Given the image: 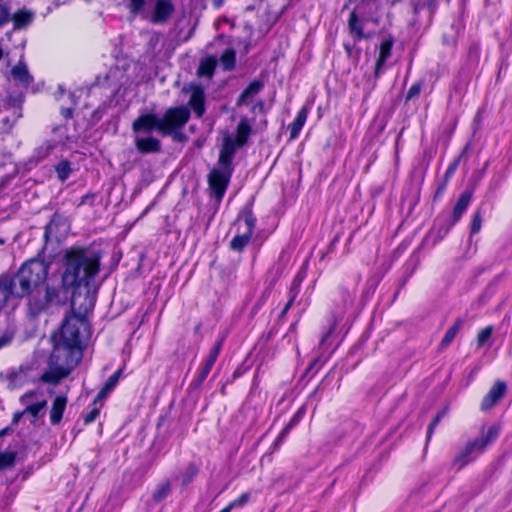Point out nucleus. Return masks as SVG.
<instances>
[{
	"instance_id": "nucleus-16",
	"label": "nucleus",
	"mask_w": 512,
	"mask_h": 512,
	"mask_svg": "<svg viewBox=\"0 0 512 512\" xmlns=\"http://www.w3.org/2000/svg\"><path fill=\"white\" fill-rule=\"evenodd\" d=\"M507 384L502 380H497L483 397L480 408L483 412L492 409L505 396Z\"/></svg>"
},
{
	"instance_id": "nucleus-63",
	"label": "nucleus",
	"mask_w": 512,
	"mask_h": 512,
	"mask_svg": "<svg viewBox=\"0 0 512 512\" xmlns=\"http://www.w3.org/2000/svg\"><path fill=\"white\" fill-rule=\"evenodd\" d=\"M292 429L293 428H291L289 425L286 424V426L278 434V437L281 438L283 441H285Z\"/></svg>"
},
{
	"instance_id": "nucleus-19",
	"label": "nucleus",
	"mask_w": 512,
	"mask_h": 512,
	"mask_svg": "<svg viewBox=\"0 0 512 512\" xmlns=\"http://www.w3.org/2000/svg\"><path fill=\"white\" fill-rule=\"evenodd\" d=\"M175 11L171 0H156L154 11L150 21L153 24L166 23Z\"/></svg>"
},
{
	"instance_id": "nucleus-15",
	"label": "nucleus",
	"mask_w": 512,
	"mask_h": 512,
	"mask_svg": "<svg viewBox=\"0 0 512 512\" xmlns=\"http://www.w3.org/2000/svg\"><path fill=\"white\" fill-rule=\"evenodd\" d=\"M395 44V38L391 34H386L380 43L379 46V55L375 63L374 69V77L378 79L385 69V64L387 60L392 55V48Z\"/></svg>"
},
{
	"instance_id": "nucleus-43",
	"label": "nucleus",
	"mask_w": 512,
	"mask_h": 512,
	"mask_svg": "<svg viewBox=\"0 0 512 512\" xmlns=\"http://www.w3.org/2000/svg\"><path fill=\"white\" fill-rule=\"evenodd\" d=\"M424 84L425 81L423 79H420L413 83L409 88L407 94L405 95V102L407 103L417 99L420 96Z\"/></svg>"
},
{
	"instance_id": "nucleus-1",
	"label": "nucleus",
	"mask_w": 512,
	"mask_h": 512,
	"mask_svg": "<svg viewBox=\"0 0 512 512\" xmlns=\"http://www.w3.org/2000/svg\"><path fill=\"white\" fill-rule=\"evenodd\" d=\"M49 264L39 258L26 260L14 274L0 275V305L10 298H27V312L35 318L54 307L66 305L65 291L48 283Z\"/></svg>"
},
{
	"instance_id": "nucleus-48",
	"label": "nucleus",
	"mask_w": 512,
	"mask_h": 512,
	"mask_svg": "<svg viewBox=\"0 0 512 512\" xmlns=\"http://www.w3.org/2000/svg\"><path fill=\"white\" fill-rule=\"evenodd\" d=\"M122 372L123 368H119L106 380L104 383L105 390H109L110 392L114 390L119 382Z\"/></svg>"
},
{
	"instance_id": "nucleus-38",
	"label": "nucleus",
	"mask_w": 512,
	"mask_h": 512,
	"mask_svg": "<svg viewBox=\"0 0 512 512\" xmlns=\"http://www.w3.org/2000/svg\"><path fill=\"white\" fill-rule=\"evenodd\" d=\"M72 171L71 162L67 159H63L55 165L57 178L62 182L66 181L70 177Z\"/></svg>"
},
{
	"instance_id": "nucleus-24",
	"label": "nucleus",
	"mask_w": 512,
	"mask_h": 512,
	"mask_svg": "<svg viewBox=\"0 0 512 512\" xmlns=\"http://www.w3.org/2000/svg\"><path fill=\"white\" fill-rule=\"evenodd\" d=\"M377 8V0H361L353 9L351 14L361 17L367 22L374 21V10Z\"/></svg>"
},
{
	"instance_id": "nucleus-55",
	"label": "nucleus",
	"mask_w": 512,
	"mask_h": 512,
	"mask_svg": "<svg viewBox=\"0 0 512 512\" xmlns=\"http://www.w3.org/2000/svg\"><path fill=\"white\" fill-rule=\"evenodd\" d=\"M306 413V407L301 406L291 417L287 425H289L291 428H294L299 424V422L303 419L304 415Z\"/></svg>"
},
{
	"instance_id": "nucleus-17",
	"label": "nucleus",
	"mask_w": 512,
	"mask_h": 512,
	"mask_svg": "<svg viewBox=\"0 0 512 512\" xmlns=\"http://www.w3.org/2000/svg\"><path fill=\"white\" fill-rule=\"evenodd\" d=\"M239 146L237 142L231 136H226L223 140L222 147L219 153L218 167L234 171L233 159L236 153V149Z\"/></svg>"
},
{
	"instance_id": "nucleus-42",
	"label": "nucleus",
	"mask_w": 512,
	"mask_h": 512,
	"mask_svg": "<svg viewBox=\"0 0 512 512\" xmlns=\"http://www.w3.org/2000/svg\"><path fill=\"white\" fill-rule=\"evenodd\" d=\"M54 144L50 142H45L44 144L37 147L33 154V159L37 162L44 160L46 157L50 155V153L54 149Z\"/></svg>"
},
{
	"instance_id": "nucleus-28",
	"label": "nucleus",
	"mask_w": 512,
	"mask_h": 512,
	"mask_svg": "<svg viewBox=\"0 0 512 512\" xmlns=\"http://www.w3.org/2000/svg\"><path fill=\"white\" fill-rule=\"evenodd\" d=\"M264 88V82L259 79H255L249 83V85L242 91L237 99V106L246 104L247 100L254 97Z\"/></svg>"
},
{
	"instance_id": "nucleus-23",
	"label": "nucleus",
	"mask_w": 512,
	"mask_h": 512,
	"mask_svg": "<svg viewBox=\"0 0 512 512\" xmlns=\"http://www.w3.org/2000/svg\"><path fill=\"white\" fill-rule=\"evenodd\" d=\"M339 303H336V313L343 314L350 308L356 298V289H348L344 285L338 287Z\"/></svg>"
},
{
	"instance_id": "nucleus-27",
	"label": "nucleus",
	"mask_w": 512,
	"mask_h": 512,
	"mask_svg": "<svg viewBox=\"0 0 512 512\" xmlns=\"http://www.w3.org/2000/svg\"><path fill=\"white\" fill-rule=\"evenodd\" d=\"M66 406V396L58 395L55 397L50 410V421L53 425H57L61 422Z\"/></svg>"
},
{
	"instance_id": "nucleus-18",
	"label": "nucleus",
	"mask_w": 512,
	"mask_h": 512,
	"mask_svg": "<svg viewBox=\"0 0 512 512\" xmlns=\"http://www.w3.org/2000/svg\"><path fill=\"white\" fill-rule=\"evenodd\" d=\"M468 148H469V145L467 144L464 147L462 153L449 164L447 170L445 171V174H444L442 180L437 185V189H436V191L434 193V196H433V201L434 202H437V201H439L442 198L444 192L446 191V188L448 186V183H449L450 179L455 174V172H456V170H457V168H458V166L460 164L461 158L467 152Z\"/></svg>"
},
{
	"instance_id": "nucleus-9",
	"label": "nucleus",
	"mask_w": 512,
	"mask_h": 512,
	"mask_svg": "<svg viewBox=\"0 0 512 512\" xmlns=\"http://www.w3.org/2000/svg\"><path fill=\"white\" fill-rule=\"evenodd\" d=\"M184 92H190V98L187 107L193 110L197 118H202L206 112L205 89L200 84H190L184 87Z\"/></svg>"
},
{
	"instance_id": "nucleus-49",
	"label": "nucleus",
	"mask_w": 512,
	"mask_h": 512,
	"mask_svg": "<svg viewBox=\"0 0 512 512\" xmlns=\"http://www.w3.org/2000/svg\"><path fill=\"white\" fill-rule=\"evenodd\" d=\"M250 497H251V493L245 492V493L241 494L238 498H236L235 500L230 502L227 506L229 507V509L231 511L235 508H242L249 502Z\"/></svg>"
},
{
	"instance_id": "nucleus-14",
	"label": "nucleus",
	"mask_w": 512,
	"mask_h": 512,
	"mask_svg": "<svg viewBox=\"0 0 512 512\" xmlns=\"http://www.w3.org/2000/svg\"><path fill=\"white\" fill-rule=\"evenodd\" d=\"M472 71L466 67H461L455 75L449 92V98H457L461 100L467 91L471 81Z\"/></svg>"
},
{
	"instance_id": "nucleus-20",
	"label": "nucleus",
	"mask_w": 512,
	"mask_h": 512,
	"mask_svg": "<svg viewBox=\"0 0 512 512\" xmlns=\"http://www.w3.org/2000/svg\"><path fill=\"white\" fill-rule=\"evenodd\" d=\"M134 144H135L136 150L140 154H144V155L159 153L162 150L161 141L158 138L153 137L151 135H148L145 137L135 135Z\"/></svg>"
},
{
	"instance_id": "nucleus-26",
	"label": "nucleus",
	"mask_w": 512,
	"mask_h": 512,
	"mask_svg": "<svg viewBox=\"0 0 512 512\" xmlns=\"http://www.w3.org/2000/svg\"><path fill=\"white\" fill-rule=\"evenodd\" d=\"M478 451V446L475 441L468 442L465 447L459 451V453L455 456L453 460V465L457 466V469H462L464 466H466L468 463H470L473 460V457L471 456L474 451Z\"/></svg>"
},
{
	"instance_id": "nucleus-62",
	"label": "nucleus",
	"mask_w": 512,
	"mask_h": 512,
	"mask_svg": "<svg viewBox=\"0 0 512 512\" xmlns=\"http://www.w3.org/2000/svg\"><path fill=\"white\" fill-rule=\"evenodd\" d=\"M411 1L413 4V13L414 14H418L426 6V3H421L416 0H411Z\"/></svg>"
},
{
	"instance_id": "nucleus-3",
	"label": "nucleus",
	"mask_w": 512,
	"mask_h": 512,
	"mask_svg": "<svg viewBox=\"0 0 512 512\" xmlns=\"http://www.w3.org/2000/svg\"><path fill=\"white\" fill-rule=\"evenodd\" d=\"M84 326V318L72 312L66 315L62 321L59 338L55 341L52 350V359L57 362V359L62 356H73L81 360V336L80 328Z\"/></svg>"
},
{
	"instance_id": "nucleus-57",
	"label": "nucleus",
	"mask_w": 512,
	"mask_h": 512,
	"mask_svg": "<svg viewBox=\"0 0 512 512\" xmlns=\"http://www.w3.org/2000/svg\"><path fill=\"white\" fill-rule=\"evenodd\" d=\"M145 5V0H129V9L133 14H138Z\"/></svg>"
},
{
	"instance_id": "nucleus-44",
	"label": "nucleus",
	"mask_w": 512,
	"mask_h": 512,
	"mask_svg": "<svg viewBox=\"0 0 512 512\" xmlns=\"http://www.w3.org/2000/svg\"><path fill=\"white\" fill-rule=\"evenodd\" d=\"M16 460V452L4 451L0 452V470L12 467Z\"/></svg>"
},
{
	"instance_id": "nucleus-46",
	"label": "nucleus",
	"mask_w": 512,
	"mask_h": 512,
	"mask_svg": "<svg viewBox=\"0 0 512 512\" xmlns=\"http://www.w3.org/2000/svg\"><path fill=\"white\" fill-rule=\"evenodd\" d=\"M482 227V211L480 209L476 210L473 214L471 225H470V234L474 235L480 232Z\"/></svg>"
},
{
	"instance_id": "nucleus-25",
	"label": "nucleus",
	"mask_w": 512,
	"mask_h": 512,
	"mask_svg": "<svg viewBox=\"0 0 512 512\" xmlns=\"http://www.w3.org/2000/svg\"><path fill=\"white\" fill-rule=\"evenodd\" d=\"M10 73L12 78L24 88L29 87L33 82V76L29 73L26 63L21 60L11 69Z\"/></svg>"
},
{
	"instance_id": "nucleus-21",
	"label": "nucleus",
	"mask_w": 512,
	"mask_h": 512,
	"mask_svg": "<svg viewBox=\"0 0 512 512\" xmlns=\"http://www.w3.org/2000/svg\"><path fill=\"white\" fill-rule=\"evenodd\" d=\"M473 193V188H466L458 198L452 213H449V216L456 222H458L462 218L463 214L467 211L471 203Z\"/></svg>"
},
{
	"instance_id": "nucleus-50",
	"label": "nucleus",
	"mask_w": 512,
	"mask_h": 512,
	"mask_svg": "<svg viewBox=\"0 0 512 512\" xmlns=\"http://www.w3.org/2000/svg\"><path fill=\"white\" fill-rule=\"evenodd\" d=\"M100 408L101 407H99L98 405H96L94 403L91 404L90 411L83 415L84 425H89L97 419V417L100 414Z\"/></svg>"
},
{
	"instance_id": "nucleus-13",
	"label": "nucleus",
	"mask_w": 512,
	"mask_h": 512,
	"mask_svg": "<svg viewBox=\"0 0 512 512\" xmlns=\"http://www.w3.org/2000/svg\"><path fill=\"white\" fill-rule=\"evenodd\" d=\"M28 371L29 367L25 365L8 368L0 372V381L5 382L9 390L20 388L27 382Z\"/></svg>"
},
{
	"instance_id": "nucleus-31",
	"label": "nucleus",
	"mask_w": 512,
	"mask_h": 512,
	"mask_svg": "<svg viewBox=\"0 0 512 512\" xmlns=\"http://www.w3.org/2000/svg\"><path fill=\"white\" fill-rule=\"evenodd\" d=\"M34 18V14L26 9L18 10L16 13L11 14V21H13L14 29L26 28Z\"/></svg>"
},
{
	"instance_id": "nucleus-4",
	"label": "nucleus",
	"mask_w": 512,
	"mask_h": 512,
	"mask_svg": "<svg viewBox=\"0 0 512 512\" xmlns=\"http://www.w3.org/2000/svg\"><path fill=\"white\" fill-rule=\"evenodd\" d=\"M190 116L191 112L186 105L168 108L160 117L161 135L172 136L175 141L184 140L185 134L181 130L188 123Z\"/></svg>"
},
{
	"instance_id": "nucleus-8",
	"label": "nucleus",
	"mask_w": 512,
	"mask_h": 512,
	"mask_svg": "<svg viewBox=\"0 0 512 512\" xmlns=\"http://www.w3.org/2000/svg\"><path fill=\"white\" fill-rule=\"evenodd\" d=\"M224 341H225V336H221L216 341V343L214 344V346L210 350L209 355L206 358L203 366L201 367L199 374L190 383V387L192 389H198V388H200L202 386V384L204 383V381L208 377L209 373L211 372V369L214 366V364H215V362H216V360H217V358H218V356H219V354H220V352L222 350Z\"/></svg>"
},
{
	"instance_id": "nucleus-51",
	"label": "nucleus",
	"mask_w": 512,
	"mask_h": 512,
	"mask_svg": "<svg viewBox=\"0 0 512 512\" xmlns=\"http://www.w3.org/2000/svg\"><path fill=\"white\" fill-rule=\"evenodd\" d=\"M11 21L10 7L0 0V28Z\"/></svg>"
},
{
	"instance_id": "nucleus-53",
	"label": "nucleus",
	"mask_w": 512,
	"mask_h": 512,
	"mask_svg": "<svg viewBox=\"0 0 512 512\" xmlns=\"http://www.w3.org/2000/svg\"><path fill=\"white\" fill-rule=\"evenodd\" d=\"M47 405L46 400H42L40 402H36L30 405H27L25 412L31 414L34 418H37L39 416V413L41 410H43Z\"/></svg>"
},
{
	"instance_id": "nucleus-54",
	"label": "nucleus",
	"mask_w": 512,
	"mask_h": 512,
	"mask_svg": "<svg viewBox=\"0 0 512 512\" xmlns=\"http://www.w3.org/2000/svg\"><path fill=\"white\" fill-rule=\"evenodd\" d=\"M492 332H493V327L487 326L478 333L477 343H478L479 347L483 346L487 342V340L491 337Z\"/></svg>"
},
{
	"instance_id": "nucleus-37",
	"label": "nucleus",
	"mask_w": 512,
	"mask_h": 512,
	"mask_svg": "<svg viewBox=\"0 0 512 512\" xmlns=\"http://www.w3.org/2000/svg\"><path fill=\"white\" fill-rule=\"evenodd\" d=\"M223 70L232 71L236 66V51L233 48H227L220 57Z\"/></svg>"
},
{
	"instance_id": "nucleus-12",
	"label": "nucleus",
	"mask_w": 512,
	"mask_h": 512,
	"mask_svg": "<svg viewBox=\"0 0 512 512\" xmlns=\"http://www.w3.org/2000/svg\"><path fill=\"white\" fill-rule=\"evenodd\" d=\"M457 222L449 216V212H441L433 221L428 236H433V244L442 241Z\"/></svg>"
},
{
	"instance_id": "nucleus-36",
	"label": "nucleus",
	"mask_w": 512,
	"mask_h": 512,
	"mask_svg": "<svg viewBox=\"0 0 512 512\" xmlns=\"http://www.w3.org/2000/svg\"><path fill=\"white\" fill-rule=\"evenodd\" d=\"M217 61L213 56H208L205 59L201 60L198 68L197 75L199 77H208L211 78L214 75Z\"/></svg>"
},
{
	"instance_id": "nucleus-22",
	"label": "nucleus",
	"mask_w": 512,
	"mask_h": 512,
	"mask_svg": "<svg viewBox=\"0 0 512 512\" xmlns=\"http://www.w3.org/2000/svg\"><path fill=\"white\" fill-rule=\"evenodd\" d=\"M367 23L366 20H362L361 17H356L355 15L350 13L348 19V30L350 35L353 37L355 42H359L363 39H370L372 34L364 32V24Z\"/></svg>"
},
{
	"instance_id": "nucleus-39",
	"label": "nucleus",
	"mask_w": 512,
	"mask_h": 512,
	"mask_svg": "<svg viewBox=\"0 0 512 512\" xmlns=\"http://www.w3.org/2000/svg\"><path fill=\"white\" fill-rule=\"evenodd\" d=\"M171 493V483L169 480H164L159 483L153 492V500L156 503L163 501Z\"/></svg>"
},
{
	"instance_id": "nucleus-40",
	"label": "nucleus",
	"mask_w": 512,
	"mask_h": 512,
	"mask_svg": "<svg viewBox=\"0 0 512 512\" xmlns=\"http://www.w3.org/2000/svg\"><path fill=\"white\" fill-rule=\"evenodd\" d=\"M198 473L199 467L193 462L189 463L181 473L182 486L186 487L189 485Z\"/></svg>"
},
{
	"instance_id": "nucleus-7",
	"label": "nucleus",
	"mask_w": 512,
	"mask_h": 512,
	"mask_svg": "<svg viewBox=\"0 0 512 512\" xmlns=\"http://www.w3.org/2000/svg\"><path fill=\"white\" fill-rule=\"evenodd\" d=\"M80 360L73 356H62L55 362L52 359V354L49 357L50 370L44 372L40 380L44 383L58 384L62 379L66 378L71 370L78 365Z\"/></svg>"
},
{
	"instance_id": "nucleus-41",
	"label": "nucleus",
	"mask_w": 512,
	"mask_h": 512,
	"mask_svg": "<svg viewBox=\"0 0 512 512\" xmlns=\"http://www.w3.org/2000/svg\"><path fill=\"white\" fill-rule=\"evenodd\" d=\"M332 382V371H329L318 384V386L312 391V393L310 394V398H317V400H320L322 393L332 385Z\"/></svg>"
},
{
	"instance_id": "nucleus-60",
	"label": "nucleus",
	"mask_w": 512,
	"mask_h": 512,
	"mask_svg": "<svg viewBox=\"0 0 512 512\" xmlns=\"http://www.w3.org/2000/svg\"><path fill=\"white\" fill-rule=\"evenodd\" d=\"M110 393L111 392L109 390H105V387L103 386L101 390L98 392L97 396L95 397L93 403L96 405L100 403L99 407H102L103 400H105Z\"/></svg>"
},
{
	"instance_id": "nucleus-33",
	"label": "nucleus",
	"mask_w": 512,
	"mask_h": 512,
	"mask_svg": "<svg viewBox=\"0 0 512 512\" xmlns=\"http://www.w3.org/2000/svg\"><path fill=\"white\" fill-rule=\"evenodd\" d=\"M499 434V425L490 426L484 436L474 440L475 443H477L478 451H483L487 445L494 442L498 438Z\"/></svg>"
},
{
	"instance_id": "nucleus-32",
	"label": "nucleus",
	"mask_w": 512,
	"mask_h": 512,
	"mask_svg": "<svg viewBox=\"0 0 512 512\" xmlns=\"http://www.w3.org/2000/svg\"><path fill=\"white\" fill-rule=\"evenodd\" d=\"M236 132L237 133H236V138L234 139V142H237V145L239 147H242L247 143L249 136L252 132L251 125H250L249 121L247 120V118H242L240 120V122L237 125Z\"/></svg>"
},
{
	"instance_id": "nucleus-56",
	"label": "nucleus",
	"mask_w": 512,
	"mask_h": 512,
	"mask_svg": "<svg viewBox=\"0 0 512 512\" xmlns=\"http://www.w3.org/2000/svg\"><path fill=\"white\" fill-rule=\"evenodd\" d=\"M284 271V264L281 263V256L279 257V260L273 264V266L270 268V273L273 274V281L276 282L280 276L282 275Z\"/></svg>"
},
{
	"instance_id": "nucleus-11",
	"label": "nucleus",
	"mask_w": 512,
	"mask_h": 512,
	"mask_svg": "<svg viewBox=\"0 0 512 512\" xmlns=\"http://www.w3.org/2000/svg\"><path fill=\"white\" fill-rule=\"evenodd\" d=\"M132 131L136 135L140 133L150 134L153 131H157L161 134L160 117L155 113L141 114L133 121Z\"/></svg>"
},
{
	"instance_id": "nucleus-61",
	"label": "nucleus",
	"mask_w": 512,
	"mask_h": 512,
	"mask_svg": "<svg viewBox=\"0 0 512 512\" xmlns=\"http://www.w3.org/2000/svg\"><path fill=\"white\" fill-rule=\"evenodd\" d=\"M74 109L72 107H62L60 110L61 115L66 119H71L73 117Z\"/></svg>"
},
{
	"instance_id": "nucleus-30",
	"label": "nucleus",
	"mask_w": 512,
	"mask_h": 512,
	"mask_svg": "<svg viewBox=\"0 0 512 512\" xmlns=\"http://www.w3.org/2000/svg\"><path fill=\"white\" fill-rule=\"evenodd\" d=\"M308 111L305 107L301 108L294 121L288 126L290 132V139H295L299 136L307 119Z\"/></svg>"
},
{
	"instance_id": "nucleus-47",
	"label": "nucleus",
	"mask_w": 512,
	"mask_h": 512,
	"mask_svg": "<svg viewBox=\"0 0 512 512\" xmlns=\"http://www.w3.org/2000/svg\"><path fill=\"white\" fill-rule=\"evenodd\" d=\"M445 415V411L442 410V411H439L437 412V414L433 417V419L431 420L430 424L428 425V428H427V435H426V441L429 442L433 433H434V430L435 428L438 426V424L440 423V421L442 420V418L444 417Z\"/></svg>"
},
{
	"instance_id": "nucleus-64",
	"label": "nucleus",
	"mask_w": 512,
	"mask_h": 512,
	"mask_svg": "<svg viewBox=\"0 0 512 512\" xmlns=\"http://www.w3.org/2000/svg\"><path fill=\"white\" fill-rule=\"evenodd\" d=\"M292 429L293 428H291L289 425L286 424V426L278 434V437L281 438L283 441H285Z\"/></svg>"
},
{
	"instance_id": "nucleus-45",
	"label": "nucleus",
	"mask_w": 512,
	"mask_h": 512,
	"mask_svg": "<svg viewBox=\"0 0 512 512\" xmlns=\"http://www.w3.org/2000/svg\"><path fill=\"white\" fill-rule=\"evenodd\" d=\"M15 337V330L12 328H5L0 332V350L9 346Z\"/></svg>"
},
{
	"instance_id": "nucleus-2",
	"label": "nucleus",
	"mask_w": 512,
	"mask_h": 512,
	"mask_svg": "<svg viewBox=\"0 0 512 512\" xmlns=\"http://www.w3.org/2000/svg\"><path fill=\"white\" fill-rule=\"evenodd\" d=\"M102 253L92 247L72 246L63 255L64 271L58 287L65 291L66 304L76 305L77 289L88 295L96 291L95 279L100 272Z\"/></svg>"
},
{
	"instance_id": "nucleus-5",
	"label": "nucleus",
	"mask_w": 512,
	"mask_h": 512,
	"mask_svg": "<svg viewBox=\"0 0 512 512\" xmlns=\"http://www.w3.org/2000/svg\"><path fill=\"white\" fill-rule=\"evenodd\" d=\"M254 197H252L240 210L235 219L234 225H240L241 222L245 224V230L242 233L236 234L230 241V249L235 252H242L248 246L253 236L257 218L253 213Z\"/></svg>"
},
{
	"instance_id": "nucleus-29",
	"label": "nucleus",
	"mask_w": 512,
	"mask_h": 512,
	"mask_svg": "<svg viewBox=\"0 0 512 512\" xmlns=\"http://www.w3.org/2000/svg\"><path fill=\"white\" fill-rule=\"evenodd\" d=\"M419 265V257L416 255H412L409 260L405 263L404 268V274L399 282V287L396 290L394 294V299L398 296L400 290L407 284L409 279L412 277L413 273L417 269V266Z\"/></svg>"
},
{
	"instance_id": "nucleus-59",
	"label": "nucleus",
	"mask_w": 512,
	"mask_h": 512,
	"mask_svg": "<svg viewBox=\"0 0 512 512\" xmlns=\"http://www.w3.org/2000/svg\"><path fill=\"white\" fill-rule=\"evenodd\" d=\"M322 365H323V363L321 362L320 358L314 359L310 363V365L307 367L305 374H309L310 372H313V375H315L318 372V370L321 368Z\"/></svg>"
},
{
	"instance_id": "nucleus-58",
	"label": "nucleus",
	"mask_w": 512,
	"mask_h": 512,
	"mask_svg": "<svg viewBox=\"0 0 512 512\" xmlns=\"http://www.w3.org/2000/svg\"><path fill=\"white\" fill-rule=\"evenodd\" d=\"M24 100V97L22 94H19L17 96H9L7 99V103L9 106L14 108H20L22 102Z\"/></svg>"
},
{
	"instance_id": "nucleus-34",
	"label": "nucleus",
	"mask_w": 512,
	"mask_h": 512,
	"mask_svg": "<svg viewBox=\"0 0 512 512\" xmlns=\"http://www.w3.org/2000/svg\"><path fill=\"white\" fill-rule=\"evenodd\" d=\"M481 55V47L478 42H472L467 50L466 65L464 67L472 71L477 67Z\"/></svg>"
},
{
	"instance_id": "nucleus-6",
	"label": "nucleus",
	"mask_w": 512,
	"mask_h": 512,
	"mask_svg": "<svg viewBox=\"0 0 512 512\" xmlns=\"http://www.w3.org/2000/svg\"><path fill=\"white\" fill-rule=\"evenodd\" d=\"M234 171L216 167L208 174L209 195L213 201L214 212L219 209Z\"/></svg>"
},
{
	"instance_id": "nucleus-10",
	"label": "nucleus",
	"mask_w": 512,
	"mask_h": 512,
	"mask_svg": "<svg viewBox=\"0 0 512 512\" xmlns=\"http://www.w3.org/2000/svg\"><path fill=\"white\" fill-rule=\"evenodd\" d=\"M67 228V218L56 211L45 226L43 235L45 243H48L51 240L59 241L60 237L65 234Z\"/></svg>"
},
{
	"instance_id": "nucleus-35",
	"label": "nucleus",
	"mask_w": 512,
	"mask_h": 512,
	"mask_svg": "<svg viewBox=\"0 0 512 512\" xmlns=\"http://www.w3.org/2000/svg\"><path fill=\"white\" fill-rule=\"evenodd\" d=\"M464 323L465 320L463 318H457L455 320L454 324L446 331L444 337L441 340V349H445L452 343L459 330L463 327Z\"/></svg>"
},
{
	"instance_id": "nucleus-52",
	"label": "nucleus",
	"mask_w": 512,
	"mask_h": 512,
	"mask_svg": "<svg viewBox=\"0 0 512 512\" xmlns=\"http://www.w3.org/2000/svg\"><path fill=\"white\" fill-rule=\"evenodd\" d=\"M301 281H302V278L297 275L291 285H290V288L288 290V297L289 299H291L292 301H295L299 292H300V286H301Z\"/></svg>"
}]
</instances>
